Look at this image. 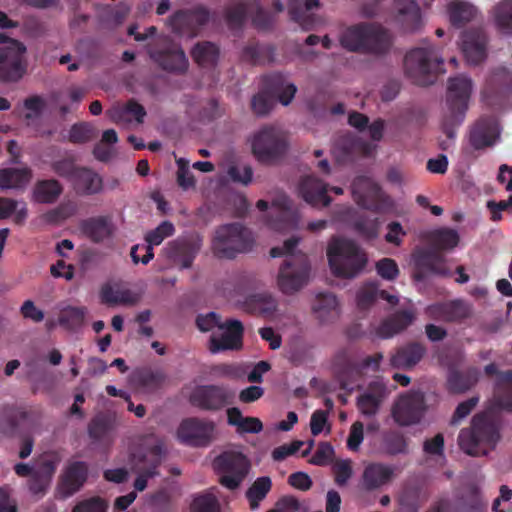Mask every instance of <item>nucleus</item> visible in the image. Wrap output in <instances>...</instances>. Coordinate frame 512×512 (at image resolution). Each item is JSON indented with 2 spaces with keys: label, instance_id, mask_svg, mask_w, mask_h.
<instances>
[{
  "label": "nucleus",
  "instance_id": "dca6fc26",
  "mask_svg": "<svg viewBox=\"0 0 512 512\" xmlns=\"http://www.w3.org/2000/svg\"><path fill=\"white\" fill-rule=\"evenodd\" d=\"M26 47L18 40H11L0 47V80L17 82L26 72Z\"/></svg>",
  "mask_w": 512,
  "mask_h": 512
},
{
  "label": "nucleus",
  "instance_id": "ddd939ff",
  "mask_svg": "<svg viewBox=\"0 0 512 512\" xmlns=\"http://www.w3.org/2000/svg\"><path fill=\"white\" fill-rule=\"evenodd\" d=\"M351 190L354 201L366 210L379 213L392 204L381 187L367 176L356 177L352 182Z\"/></svg>",
  "mask_w": 512,
  "mask_h": 512
},
{
  "label": "nucleus",
  "instance_id": "69168bd1",
  "mask_svg": "<svg viewBox=\"0 0 512 512\" xmlns=\"http://www.w3.org/2000/svg\"><path fill=\"white\" fill-rule=\"evenodd\" d=\"M286 84L285 77L281 73H272L263 77V90L274 98Z\"/></svg>",
  "mask_w": 512,
  "mask_h": 512
},
{
  "label": "nucleus",
  "instance_id": "f257e3e1",
  "mask_svg": "<svg viewBox=\"0 0 512 512\" xmlns=\"http://www.w3.org/2000/svg\"><path fill=\"white\" fill-rule=\"evenodd\" d=\"M341 46L350 51L382 55L392 46V36L386 28L376 23L362 22L346 28L340 36Z\"/></svg>",
  "mask_w": 512,
  "mask_h": 512
},
{
  "label": "nucleus",
  "instance_id": "aec40b11",
  "mask_svg": "<svg viewBox=\"0 0 512 512\" xmlns=\"http://www.w3.org/2000/svg\"><path fill=\"white\" fill-rule=\"evenodd\" d=\"M233 399L234 392L218 385L200 386L191 395V403L207 411L220 410L231 404Z\"/></svg>",
  "mask_w": 512,
  "mask_h": 512
},
{
  "label": "nucleus",
  "instance_id": "c9c22d12",
  "mask_svg": "<svg viewBox=\"0 0 512 512\" xmlns=\"http://www.w3.org/2000/svg\"><path fill=\"white\" fill-rule=\"evenodd\" d=\"M425 238L432 247L430 250L437 251L440 254L452 251L460 242L458 232L448 227L431 230L427 232Z\"/></svg>",
  "mask_w": 512,
  "mask_h": 512
},
{
  "label": "nucleus",
  "instance_id": "7c9ffc66",
  "mask_svg": "<svg viewBox=\"0 0 512 512\" xmlns=\"http://www.w3.org/2000/svg\"><path fill=\"white\" fill-rule=\"evenodd\" d=\"M397 21L406 32H415L421 28L422 16L415 0H396Z\"/></svg>",
  "mask_w": 512,
  "mask_h": 512
},
{
  "label": "nucleus",
  "instance_id": "393cba45",
  "mask_svg": "<svg viewBox=\"0 0 512 512\" xmlns=\"http://www.w3.org/2000/svg\"><path fill=\"white\" fill-rule=\"evenodd\" d=\"M327 191V185L314 176L303 177L298 185L300 196L314 207H326L330 204L331 198Z\"/></svg>",
  "mask_w": 512,
  "mask_h": 512
},
{
  "label": "nucleus",
  "instance_id": "5701e85b",
  "mask_svg": "<svg viewBox=\"0 0 512 512\" xmlns=\"http://www.w3.org/2000/svg\"><path fill=\"white\" fill-rule=\"evenodd\" d=\"M175 233V227L170 221L161 222L155 229L149 231L145 235V241L147 242L146 246H142V249H145V255L140 258L137 254V250L140 248V245H134L131 248L130 256L134 264H138L141 262L144 265H147L153 258V246L160 245L166 238L172 236Z\"/></svg>",
  "mask_w": 512,
  "mask_h": 512
},
{
  "label": "nucleus",
  "instance_id": "680f3d73",
  "mask_svg": "<svg viewBox=\"0 0 512 512\" xmlns=\"http://www.w3.org/2000/svg\"><path fill=\"white\" fill-rule=\"evenodd\" d=\"M124 114H131L135 117V120L138 123H143L144 117L146 116V110L136 100L131 99L127 101V103L122 109L115 111L111 118L113 121L119 122L123 120Z\"/></svg>",
  "mask_w": 512,
  "mask_h": 512
},
{
  "label": "nucleus",
  "instance_id": "2f4dec72",
  "mask_svg": "<svg viewBox=\"0 0 512 512\" xmlns=\"http://www.w3.org/2000/svg\"><path fill=\"white\" fill-rule=\"evenodd\" d=\"M312 312L322 324L335 321L340 314L337 297L331 292L318 293L312 304Z\"/></svg>",
  "mask_w": 512,
  "mask_h": 512
},
{
  "label": "nucleus",
  "instance_id": "2eb2a0df",
  "mask_svg": "<svg viewBox=\"0 0 512 512\" xmlns=\"http://www.w3.org/2000/svg\"><path fill=\"white\" fill-rule=\"evenodd\" d=\"M163 454V447L160 443L131 453L130 462L132 468L139 473L134 481L135 490H145L148 479L158 475V467L162 463Z\"/></svg>",
  "mask_w": 512,
  "mask_h": 512
},
{
  "label": "nucleus",
  "instance_id": "5fc2aeb1",
  "mask_svg": "<svg viewBox=\"0 0 512 512\" xmlns=\"http://www.w3.org/2000/svg\"><path fill=\"white\" fill-rule=\"evenodd\" d=\"M469 140L476 150L489 147L494 143L493 128L484 122H478L471 130Z\"/></svg>",
  "mask_w": 512,
  "mask_h": 512
},
{
  "label": "nucleus",
  "instance_id": "6e6d98bb",
  "mask_svg": "<svg viewBox=\"0 0 512 512\" xmlns=\"http://www.w3.org/2000/svg\"><path fill=\"white\" fill-rule=\"evenodd\" d=\"M383 451L391 456L408 453V443L403 434L397 431H389L382 439Z\"/></svg>",
  "mask_w": 512,
  "mask_h": 512
},
{
  "label": "nucleus",
  "instance_id": "bb28decb",
  "mask_svg": "<svg viewBox=\"0 0 512 512\" xmlns=\"http://www.w3.org/2000/svg\"><path fill=\"white\" fill-rule=\"evenodd\" d=\"M394 477V468L378 462H372L365 466L361 485L365 491H375L388 484Z\"/></svg>",
  "mask_w": 512,
  "mask_h": 512
},
{
  "label": "nucleus",
  "instance_id": "ea45409f",
  "mask_svg": "<svg viewBox=\"0 0 512 512\" xmlns=\"http://www.w3.org/2000/svg\"><path fill=\"white\" fill-rule=\"evenodd\" d=\"M88 466L83 461H75L67 468L62 478V487L67 495L76 493L86 482Z\"/></svg>",
  "mask_w": 512,
  "mask_h": 512
},
{
  "label": "nucleus",
  "instance_id": "b1692460",
  "mask_svg": "<svg viewBox=\"0 0 512 512\" xmlns=\"http://www.w3.org/2000/svg\"><path fill=\"white\" fill-rule=\"evenodd\" d=\"M487 36L483 29H470L462 33L461 49L466 60L474 65L486 58Z\"/></svg>",
  "mask_w": 512,
  "mask_h": 512
},
{
  "label": "nucleus",
  "instance_id": "423d86ee",
  "mask_svg": "<svg viewBox=\"0 0 512 512\" xmlns=\"http://www.w3.org/2000/svg\"><path fill=\"white\" fill-rule=\"evenodd\" d=\"M442 66L443 60L432 45L414 48L404 58L405 74L420 86L432 84L436 74L444 72Z\"/></svg>",
  "mask_w": 512,
  "mask_h": 512
},
{
  "label": "nucleus",
  "instance_id": "6ab92c4d",
  "mask_svg": "<svg viewBox=\"0 0 512 512\" xmlns=\"http://www.w3.org/2000/svg\"><path fill=\"white\" fill-rule=\"evenodd\" d=\"M426 410L425 397L421 392H408L401 395L392 409L395 422L401 426L417 424Z\"/></svg>",
  "mask_w": 512,
  "mask_h": 512
},
{
  "label": "nucleus",
  "instance_id": "864d4df0",
  "mask_svg": "<svg viewBox=\"0 0 512 512\" xmlns=\"http://www.w3.org/2000/svg\"><path fill=\"white\" fill-rule=\"evenodd\" d=\"M378 218H370L365 214L358 215L352 222L354 231L366 240H374L379 235Z\"/></svg>",
  "mask_w": 512,
  "mask_h": 512
},
{
  "label": "nucleus",
  "instance_id": "72a5a7b5",
  "mask_svg": "<svg viewBox=\"0 0 512 512\" xmlns=\"http://www.w3.org/2000/svg\"><path fill=\"white\" fill-rule=\"evenodd\" d=\"M415 320L411 310H400L384 319L376 330V334L383 339L391 338L410 326Z\"/></svg>",
  "mask_w": 512,
  "mask_h": 512
},
{
  "label": "nucleus",
  "instance_id": "e2e57ef3",
  "mask_svg": "<svg viewBox=\"0 0 512 512\" xmlns=\"http://www.w3.org/2000/svg\"><path fill=\"white\" fill-rule=\"evenodd\" d=\"M191 512H219V503L211 493L200 494L193 499Z\"/></svg>",
  "mask_w": 512,
  "mask_h": 512
},
{
  "label": "nucleus",
  "instance_id": "a19ab883",
  "mask_svg": "<svg viewBox=\"0 0 512 512\" xmlns=\"http://www.w3.org/2000/svg\"><path fill=\"white\" fill-rule=\"evenodd\" d=\"M479 372L475 368L459 371L450 369L447 377V389L452 394H461L471 389L478 381Z\"/></svg>",
  "mask_w": 512,
  "mask_h": 512
},
{
  "label": "nucleus",
  "instance_id": "338daca9",
  "mask_svg": "<svg viewBox=\"0 0 512 512\" xmlns=\"http://www.w3.org/2000/svg\"><path fill=\"white\" fill-rule=\"evenodd\" d=\"M376 271L383 279L394 280L399 274V268L394 259L383 258L376 262Z\"/></svg>",
  "mask_w": 512,
  "mask_h": 512
},
{
  "label": "nucleus",
  "instance_id": "412c9836",
  "mask_svg": "<svg viewBox=\"0 0 512 512\" xmlns=\"http://www.w3.org/2000/svg\"><path fill=\"white\" fill-rule=\"evenodd\" d=\"M413 261L415 265L413 278L416 281H423L426 277V272L440 277L452 276L451 270L446 266L445 256L437 251L421 250L413 254Z\"/></svg>",
  "mask_w": 512,
  "mask_h": 512
},
{
  "label": "nucleus",
  "instance_id": "58836bf2",
  "mask_svg": "<svg viewBox=\"0 0 512 512\" xmlns=\"http://www.w3.org/2000/svg\"><path fill=\"white\" fill-rule=\"evenodd\" d=\"M385 387L378 382L369 384L366 392L361 394L357 399V407L360 412L366 416L375 415L380 407Z\"/></svg>",
  "mask_w": 512,
  "mask_h": 512
},
{
  "label": "nucleus",
  "instance_id": "6e6552de",
  "mask_svg": "<svg viewBox=\"0 0 512 512\" xmlns=\"http://www.w3.org/2000/svg\"><path fill=\"white\" fill-rule=\"evenodd\" d=\"M383 354L378 352L357 360L348 350L339 351L334 358V367L342 389H352V384L368 372H376Z\"/></svg>",
  "mask_w": 512,
  "mask_h": 512
},
{
  "label": "nucleus",
  "instance_id": "cd10ccee",
  "mask_svg": "<svg viewBox=\"0 0 512 512\" xmlns=\"http://www.w3.org/2000/svg\"><path fill=\"white\" fill-rule=\"evenodd\" d=\"M71 185L75 193L80 196L99 194L104 187L103 178L96 171L87 167L79 168Z\"/></svg>",
  "mask_w": 512,
  "mask_h": 512
},
{
  "label": "nucleus",
  "instance_id": "c85d7f7f",
  "mask_svg": "<svg viewBox=\"0 0 512 512\" xmlns=\"http://www.w3.org/2000/svg\"><path fill=\"white\" fill-rule=\"evenodd\" d=\"M427 312L431 318L436 320L456 322L467 318L470 314V308L463 300H453L431 305Z\"/></svg>",
  "mask_w": 512,
  "mask_h": 512
},
{
  "label": "nucleus",
  "instance_id": "f03ea898",
  "mask_svg": "<svg viewBox=\"0 0 512 512\" xmlns=\"http://www.w3.org/2000/svg\"><path fill=\"white\" fill-rule=\"evenodd\" d=\"M500 438L495 420L488 414H476L470 428H464L458 435V444L466 454L483 456L494 449Z\"/></svg>",
  "mask_w": 512,
  "mask_h": 512
},
{
  "label": "nucleus",
  "instance_id": "4468645a",
  "mask_svg": "<svg viewBox=\"0 0 512 512\" xmlns=\"http://www.w3.org/2000/svg\"><path fill=\"white\" fill-rule=\"evenodd\" d=\"M216 435L215 422L198 417L182 420L177 430L180 442L195 448L208 447L216 439Z\"/></svg>",
  "mask_w": 512,
  "mask_h": 512
},
{
  "label": "nucleus",
  "instance_id": "7ed1b4c3",
  "mask_svg": "<svg viewBox=\"0 0 512 512\" xmlns=\"http://www.w3.org/2000/svg\"><path fill=\"white\" fill-rule=\"evenodd\" d=\"M472 80L464 75H457L448 79L445 113L442 121V130L449 139H454L456 127L460 126L468 109V102L472 93Z\"/></svg>",
  "mask_w": 512,
  "mask_h": 512
},
{
  "label": "nucleus",
  "instance_id": "4c0bfd02",
  "mask_svg": "<svg viewBox=\"0 0 512 512\" xmlns=\"http://www.w3.org/2000/svg\"><path fill=\"white\" fill-rule=\"evenodd\" d=\"M242 307L247 313L268 317L276 311L277 301L269 293H257L247 296Z\"/></svg>",
  "mask_w": 512,
  "mask_h": 512
},
{
  "label": "nucleus",
  "instance_id": "39448f33",
  "mask_svg": "<svg viewBox=\"0 0 512 512\" xmlns=\"http://www.w3.org/2000/svg\"><path fill=\"white\" fill-rule=\"evenodd\" d=\"M254 244L252 232L240 223H230L217 228L211 249L217 258L234 259L239 253L249 252Z\"/></svg>",
  "mask_w": 512,
  "mask_h": 512
},
{
  "label": "nucleus",
  "instance_id": "9d476101",
  "mask_svg": "<svg viewBox=\"0 0 512 512\" xmlns=\"http://www.w3.org/2000/svg\"><path fill=\"white\" fill-rule=\"evenodd\" d=\"M310 263L307 255H290L284 259L277 277L280 291L292 295L307 285Z\"/></svg>",
  "mask_w": 512,
  "mask_h": 512
},
{
  "label": "nucleus",
  "instance_id": "a211bd4d",
  "mask_svg": "<svg viewBox=\"0 0 512 512\" xmlns=\"http://www.w3.org/2000/svg\"><path fill=\"white\" fill-rule=\"evenodd\" d=\"M59 462L57 455L47 453L37 460L34 473L27 480V488L32 496L41 499L47 494Z\"/></svg>",
  "mask_w": 512,
  "mask_h": 512
},
{
  "label": "nucleus",
  "instance_id": "a878e982",
  "mask_svg": "<svg viewBox=\"0 0 512 512\" xmlns=\"http://www.w3.org/2000/svg\"><path fill=\"white\" fill-rule=\"evenodd\" d=\"M319 7V0H290L288 13L291 20L298 23L302 30L310 31L317 24V17L311 11Z\"/></svg>",
  "mask_w": 512,
  "mask_h": 512
},
{
  "label": "nucleus",
  "instance_id": "3c124183",
  "mask_svg": "<svg viewBox=\"0 0 512 512\" xmlns=\"http://www.w3.org/2000/svg\"><path fill=\"white\" fill-rule=\"evenodd\" d=\"M496 27L505 35H512V0H503L493 9Z\"/></svg>",
  "mask_w": 512,
  "mask_h": 512
},
{
  "label": "nucleus",
  "instance_id": "09e8293b",
  "mask_svg": "<svg viewBox=\"0 0 512 512\" xmlns=\"http://www.w3.org/2000/svg\"><path fill=\"white\" fill-rule=\"evenodd\" d=\"M272 488V481L268 476L257 478L245 493L249 506L252 510H256L260 506V502L264 500Z\"/></svg>",
  "mask_w": 512,
  "mask_h": 512
},
{
  "label": "nucleus",
  "instance_id": "8fccbe9b",
  "mask_svg": "<svg viewBox=\"0 0 512 512\" xmlns=\"http://www.w3.org/2000/svg\"><path fill=\"white\" fill-rule=\"evenodd\" d=\"M449 17L451 24L455 27H462L471 21L476 15V8L464 1L452 2L449 7Z\"/></svg>",
  "mask_w": 512,
  "mask_h": 512
},
{
  "label": "nucleus",
  "instance_id": "774afa93",
  "mask_svg": "<svg viewBox=\"0 0 512 512\" xmlns=\"http://www.w3.org/2000/svg\"><path fill=\"white\" fill-rule=\"evenodd\" d=\"M107 503L100 497H92L79 502L72 512H106Z\"/></svg>",
  "mask_w": 512,
  "mask_h": 512
},
{
  "label": "nucleus",
  "instance_id": "4be33fe9",
  "mask_svg": "<svg viewBox=\"0 0 512 512\" xmlns=\"http://www.w3.org/2000/svg\"><path fill=\"white\" fill-rule=\"evenodd\" d=\"M223 330L225 331L220 336L212 334L210 337L209 349L212 353L237 350L242 347L244 327L239 320H227Z\"/></svg>",
  "mask_w": 512,
  "mask_h": 512
},
{
  "label": "nucleus",
  "instance_id": "473e14b6",
  "mask_svg": "<svg viewBox=\"0 0 512 512\" xmlns=\"http://www.w3.org/2000/svg\"><path fill=\"white\" fill-rule=\"evenodd\" d=\"M80 228L94 243H100L114 233V225L110 216L90 217L81 222Z\"/></svg>",
  "mask_w": 512,
  "mask_h": 512
},
{
  "label": "nucleus",
  "instance_id": "052dcab7",
  "mask_svg": "<svg viewBox=\"0 0 512 512\" xmlns=\"http://www.w3.org/2000/svg\"><path fill=\"white\" fill-rule=\"evenodd\" d=\"M275 98L262 89L253 96L251 100V109L257 116H266L273 108Z\"/></svg>",
  "mask_w": 512,
  "mask_h": 512
},
{
  "label": "nucleus",
  "instance_id": "20e7f679",
  "mask_svg": "<svg viewBox=\"0 0 512 512\" xmlns=\"http://www.w3.org/2000/svg\"><path fill=\"white\" fill-rule=\"evenodd\" d=\"M329 266L333 274L353 278L366 266L367 256L352 240L334 238L327 248Z\"/></svg>",
  "mask_w": 512,
  "mask_h": 512
},
{
  "label": "nucleus",
  "instance_id": "79ce46f5",
  "mask_svg": "<svg viewBox=\"0 0 512 512\" xmlns=\"http://www.w3.org/2000/svg\"><path fill=\"white\" fill-rule=\"evenodd\" d=\"M274 54L275 48L272 45H261L257 41H251L243 48L241 58L252 65H261L272 62Z\"/></svg>",
  "mask_w": 512,
  "mask_h": 512
},
{
  "label": "nucleus",
  "instance_id": "bf43d9fd",
  "mask_svg": "<svg viewBox=\"0 0 512 512\" xmlns=\"http://www.w3.org/2000/svg\"><path fill=\"white\" fill-rule=\"evenodd\" d=\"M134 382L144 388L156 389L160 387L163 382V376L158 372H153L150 369H140L133 374Z\"/></svg>",
  "mask_w": 512,
  "mask_h": 512
},
{
  "label": "nucleus",
  "instance_id": "603ef678",
  "mask_svg": "<svg viewBox=\"0 0 512 512\" xmlns=\"http://www.w3.org/2000/svg\"><path fill=\"white\" fill-rule=\"evenodd\" d=\"M112 422L107 415L98 414L88 425V435L94 443L104 442L112 430Z\"/></svg>",
  "mask_w": 512,
  "mask_h": 512
},
{
  "label": "nucleus",
  "instance_id": "4d7b16f0",
  "mask_svg": "<svg viewBox=\"0 0 512 512\" xmlns=\"http://www.w3.org/2000/svg\"><path fill=\"white\" fill-rule=\"evenodd\" d=\"M248 2L230 6L225 11V21L230 30H241L246 20Z\"/></svg>",
  "mask_w": 512,
  "mask_h": 512
},
{
  "label": "nucleus",
  "instance_id": "c756f323",
  "mask_svg": "<svg viewBox=\"0 0 512 512\" xmlns=\"http://www.w3.org/2000/svg\"><path fill=\"white\" fill-rule=\"evenodd\" d=\"M40 408H30L19 411H5L0 416V431L5 435H13L20 422L36 424L41 418Z\"/></svg>",
  "mask_w": 512,
  "mask_h": 512
},
{
  "label": "nucleus",
  "instance_id": "e433bc0d",
  "mask_svg": "<svg viewBox=\"0 0 512 512\" xmlns=\"http://www.w3.org/2000/svg\"><path fill=\"white\" fill-rule=\"evenodd\" d=\"M62 193L63 186L58 180H37L32 188V201L39 204H54Z\"/></svg>",
  "mask_w": 512,
  "mask_h": 512
},
{
  "label": "nucleus",
  "instance_id": "9b49d317",
  "mask_svg": "<svg viewBox=\"0 0 512 512\" xmlns=\"http://www.w3.org/2000/svg\"><path fill=\"white\" fill-rule=\"evenodd\" d=\"M150 59L164 71L184 74L189 66L188 59L181 46L169 38H163L148 46Z\"/></svg>",
  "mask_w": 512,
  "mask_h": 512
},
{
  "label": "nucleus",
  "instance_id": "de8ad7c7",
  "mask_svg": "<svg viewBox=\"0 0 512 512\" xmlns=\"http://www.w3.org/2000/svg\"><path fill=\"white\" fill-rule=\"evenodd\" d=\"M334 150L335 152L338 150L341 151L344 158H349L357 152L368 155L370 153V145L354 135L347 133L337 139Z\"/></svg>",
  "mask_w": 512,
  "mask_h": 512
},
{
  "label": "nucleus",
  "instance_id": "13d9d810",
  "mask_svg": "<svg viewBox=\"0 0 512 512\" xmlns=\"http://www.w3.org/2000/svg\"><path fill=\"white\" fill-rule=\"evenodd\" d=\"M95 137L96 131L93 125L88 122H80L71 126L68 139L73 144H84Z\"/></svg>",
  "mask_w": 512,
  "mask_h": 512
},
{
  "label": "nucleus",
  "instance_id": "f3484780",
  "mask_svg": "<svg viewBox=\"0 0 512 512\" xmlns=\"http://www.w3.org/2000/svg\"><path fill=\"white\" fill-rule=\"evenodd\" d=\"M203 246V238L198 233L180 236L163 248L164 255L181 269L192 266Z\"/></svg>",
  "mask_w": 512,
  "mask_h": 512
},
{
  "label": "nucleus",
  "instance_id": "1a4fd4ad",
  "mask_svg": "<svg viewBox=\"0 0 512 512\" xmlns=\"http://www.w3.org/2000/svg\"><path fill=\"white\" fill-rule=\"evenodd\" d=\"M252 153L264 164H276L282 160L288 150L284 134L271 126L260 129L252 139Z\"/></svg>",
  "mask_w": 512,
  "mask_h": 512
},
{
  "label": "nucleus",
  "instance_id": "a18cd8bd",
  "mask_svg": "<svg viewBox=\"0 0 512 512\" xmlns=\"http://www.w3.org/2000/svg\"><path fill=\"white\" fill-rule=\"evenodd\" d=\"M32 173L29 168H5L0 170L1 188H22L31 179Z\"/></svg>",
  "mask_w": 512,
  "mask_h": 512
},
{
  "label": "nucleus",
  "instance_id": "0eeeda50",
  "mask_svg": "<svg viewBox=\"0 0 512 512\" xmlns=\"http://www.w3.org/2000/svg\"><path fill=\"white\" fill-rule=\"evenodd\" d=\"M212 467L218 476V482L224 488L234 491L238 489L251 469L247 455L240 450L229 449L217 455Z\"/></svg>",
  "mask_w": 512,
  "mask_h": 512
},
{
  "label": "nucleus",
  "instance_id": "0e129e2a",
  "mask_svg": "<svg viewBox=\"0 0 512 512\" xmlns=\"http://www.w3.org/2000/svg\"><path fill=\"white\" fill-rule=\"evenodd\" d=\"M332 471L335 483L338 486L346 485L353 474L351 460L345 459L336 461L332 467Z\"/></svg>",
  "mask_w": 512,
  "mask_h": 512
},
{
  "label": "nucleus",
  "instance_id": "37998d69",
  "mask_svg": "<svg viewBox=\"0 0 512 512\" xmlns=\"http://www.w3.org/2000/svg\"><path fill=\"white\" fill-rule=\"evenodd\" d=\"M485 374L488 376H499V381L508 387L503 393L498 392L496 401L499 407L512 411V370L499 372L496 364L490 363L485 366Z\"/></svg>",
  "mask_w": 512,
  "mask_h": 512
},
{
  "label": "nucleus",
  "instance_id": "f8f14e48",
  "mask_svg": "<svg viewBox=\"0 0 512 512\" xmlns=\"http://www.w3.org/2000/svg\"><path fill=\"white\" fill-rule=\"evenodd\" d=\"M210 17L209 8L198 4L192 8L174 12L168 19V25L176 35L193 38L209 23Z\"/></svg>",
  "mask_w": 512,
  "mask_h": 512
},
{
  "label": "nucleus",
  "instance_id": "f704fd0d",
  "mask_svg": "<svg viewBox=\"0 0 512 512\" xmlns=\"http://www.w3.org/2000/svg\"><path fill=\"white\" fill-rule=\"evenodd\" d=\"M426 353V347L419 342H410L397 349L391 357V365L398 369H410L418 364Z\"/></svg>",
  "mask_w": 512,
  "mask_h": 512
},
{
  "label": "nucleus",
  "instance_id": "c03bdc74",
  "mask_svg": "<svg viewBox=\"0 0 512 512\" xmlns=\"http://www.w3.org/2000/svg\"><path fill=\"white\" fill-rule=\"evenodd\" d=\"M219 47L209 41L195 44L191 50L193 60L201 67H214L219 59Z\"/></svg>",
  "mask_w": 512,
  "mask_h": 512
},
{
  "label": "nucleus",
  "instance_id": "49530a36",
  "mask_svg": "<svg viewBox=\"0 0 512 512\" xmlns=\"http://www.w3.org/2000/svg\"><path fill=\"white\" fill-rule=\"evenodd\" d=\"M86 314V307L67 306L60 311L58 322L69 331H77L84 325Z\"/></svg>",
  "mask_w": 512,
  "mask_h": 512
}]
</instances>
